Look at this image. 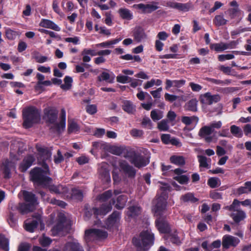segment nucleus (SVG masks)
Returning a JSON list of instances; mask_svg holds the SVG:
<instances>
[{
    "label": "nucleus",
    "instance_id": "6",
    "mask_svg": "<svg viewBox=\"0 0 251 251\" xmlns=\"http://www.w3.org/2000/svg\"><path fill=\"white\" fill-rule=\"evenodd\" d=\"M154 235L151 230H147L140 233L139 239L133 238V243L137 248H140L145 251L153 244Z\"/></svg>",
    "mask_w": 251,
    "mask_h": 251
},
{
    "label": "nucleus",
    "instance_id": "33",
    "mask_svg": "<svg viewBox=\"0 0 251 251\" xmlns=\"http://www.w3.org/2000/svg\"><path fill=\"white\" fill-rule=\"evenodd\" d=\"M125 149V148L123 146L111 145L108 144L107 152L116 155H120L124 152Z\"/></svg>",
    "mask_w": 251,
    "mask_h": 251
},
{
    "label": "nucleus",
    "instance_id": "48",
    "mask_svg": "<svg viewBox=\"0 0 251 251\" xmlns=\"http://www.w3.org/2000/svg\"><path fill=\"white\" fill-rule=\"evenodd\" d=\"M95 30L100 34L106 36H109L111 34L110 30L107 29L105 26H99L98 25L95 26Z\"/></svg>",
    "mask_w": 251,
    "mask_h": 251
},
{
    "label": "nucleus",
    "instance_id": "63",
    "mask_svg": "<svg viewBox=\"0 0 251 251\" xmlns=\"http://www.w3.org/2000/svg\"><path fill=\"white\" fill-rule=\"evenodd\" d=\"M190 5L187 3H178L176 9L182 11H187L189 10Z\"/></svg>",
    "mask_w": 251,
    "mask_h": 251
},
{
    "label": "nucleus",
    "instance_id": "54",
    "mask_svg": "<svg viewBox=\"0 0 251 251\" xmlns=\"http://www.w3.org/2000/svg\"><path fill=\"white\" fill-rule=\"evenodd\" d=\"M174 179L181 184L188 183L189 177L186 175H178L174 176Z\"/></svg>",
    "mask_w": 251,
    "mask_h": 251
},
{
    "label": "nucleus",
    "instance_id": "52",
    "mask_svg": "<svg viewBox=\"0 0 251 251\" xmlns=\"http://www.w3.org/2000/svg\"><path fill=\"white\" fill-rule=\"evenodd\" d=\"M33 57L35 59L37 62L39 63H43L48 60V58L47 56L41 55L37 52L33 53Z\"/></svg>",
    "mask_w": 251,
    "mask_h": 251
},
{
    "label": "nucleus",
    "instance_id": "57",
    "mask_svg": "<svg viewBox=\"0 0 251 251\" xmlns=\"http://www.w3.org/2000/svg\"><path fill=\"white\" fill-rule=\"evenodd\" d=\"M231 133L235 136L241 137L242 133L241 129L237 126L232 125L230 127Z\"/></svg>",
    "mask_w": 251,
    "mask_h": 251
},
{
    "label": "nucleus",
    "instance_id": "53",
    "mask_svg": "<svg viewBox=\"0 0 251 251\" xmlns=\"http://www.w3.org/2000/svg\"><path fill=\"white\" fill-rule=\"evenodd\" d=\"M187 108L188 110L192 111H196L197 110V101L196 99L190 100L187 103Z\"/></svg>",
    "mask_w": 251,
    "mask_h": 251
},
{
    "label": "nucleus",
    "instance_id": "32",
    "mask_svg": "<svg viewBox=\"0 0 251 251\" xmlns=\"http://www.w3.org/2000/svg\"><path fill=\"white\" fill-rule=\"evenodd\" d=\"M113 199H112V204L115 203V207L119 209H122L125 207L127 200V197L124 195L117 197L116 202L113 200Z\"/></svg>",
    "mask_w": 251,
    "mask_h": 251
},
{
    "label": "nucleus",
    "instance_id": "46",
    "mask_svg": "<svg viewBox=\"0 0 251 251\" xmlns=\"http://www.w3.org/2000/svg\"><path fill=\"white\" fill-rule=\"evenodd\" d=\"M83 195L81 191L77 188H74L72 190V197L78 201H81Z\"/></svg>",
    "mask_w": 251,
    "mask_h": 251
},
{
    "label": "nucleus",
    "instance_id": "23",
    "mask_svg": "<svg viewBox=\"0 0 251 251\" xmlns=\"http://www.w3.org/2000/svg\"><path fill=\"white\" fill-rule=\"evenodd\" d=\"M120 170L123 171L126 175L130 177L135 176L136 172L134 168L129 165L126 161H121L119 162Z\"/></svg>",
    "mask_w": 251,
    "mask_h": 251
},
{
    "label": "nucleus",
    "instance_id": "36",
    "mask_svg": "<svg viewBox=\"0 0 251 251\" xmlns=\"http://www.w3.org/2000/svg\"><path fill=\"white\" fill-rule=\"evenodd\" d=\"M170 162L177 166H183L185 163V160L183 156L179 155H174L171 156Z\"/></svg>",
    "mask_w": 251,
    "mask_h": 251
},
{
    "label": "nucleus",
    "instance_id": "20",
    "mask_svg": "<svg viewBox=\"0 0 251 251\" xmlns=\"http://www.w3.org/2000/svg\"><path fill=\"white\" fill-rule=\"evenodd\" d=\"M63 251H83L82 247L80 246L77 240L73 239L71 241L65 244L63 249Z\"/></svg>",
    "mask_w": 251,
    "mask_h": 251
},
{
    "label": "nucleus",
    "instance_id": "21",
    "mask_svg": "<svg viewBox=\"0 0 251 251\" xmlns=\"http://www.w3.org/2000/svg\"><path fill=\"white\" fill-rule=\"evenodd\" d=\"M240 204L244 206H249L251 209V200L246 199L244 201H240L237 199H234L231 205L225 206L224 209L233 210L234 208H237L240 207Z\"/></svg>",
    "mask_w": 251,
    "mask_h": 251
},
{
    "label": "nucleus",
    "instance_id": "38",
    "mask_svg": "<svg viewBox=\"0 0 251 251\" xmlns=\"http://www.w3.org/2000/svg\"><path fill=\"white\" fill-rule=\"evenodd\" d=\"M122 40V38H116L112 40L107 41L98 44L96 46L98 47L110 48L113 45L118 43Z\"/></svg>",
    "mask_w": 251,
    "mask_h": 251
},
{
    "label": "nucleus",
    "instance_id": "19",
    "mask_svg": "<svg viewBox=\"0 0 251 251\" xmlns=\"http://www.w3.org/2000/svg\"><path fill=\"white\" fill-rule=\"evenodd\" d=\"M234 42H231L229 43L220 42L218 43H214L210 45V48L216 52H222L228 49L233 48Z\"/></svg>",
    "mask_w": 251,
    "mask_h": 251
},
{
    "label": "nucleus",
    "instance_id": "56",
    "mask_svg": "<svg viewBox=\"0 0 251 251\" xmlns=\"http://www.w3.org/2000/svg\"><path fill=\"white\" fill-rule=\"evenodd\" d=\"M39 243L43 247H47L49 246L52 240L48 237L43 235L42 237L39 238Z\"/></svg>",
    "mask_w": 251,
    "mask_h": 251
},
{
    "label": "nucleus",
    "instance_id": "15",
    "mask_svg": "<svg viewBox=\"0 0 251 251\" xmlns=\"http://www.w3.org/2000/svg\"><path fill=\"white\" fill-rule=\"evenodd\" d=\"M239 243L240 240L238 238L230 235H225L222 239V245L226 249H228L230 247H236Z\"/></svg>",
    "mask_w": 251,
    "mask_h": 251
},
{
    "label": "nucleus",
    "instance_id": "45",
    "mask_svg": "<svg viewBox=\"0 0 251 251\" xmlns=\"http://www.w3.org/2000/svg\"><path fill=\"white\" fill-rule=\"evenodd\" d=\"M181 200L184 202H195L198 201V199L195 198L192 193H188L182 196Z\"/></svg>",
    "mask_w": 251,
    "mask_h": 251
},
{
    "label": "nucleus",
    "instance_id": "60",
    "mask_svg": "<svg viewBox=\"0 0 251 251\" xmlns=\"http://www.w3.org/2000/svg\"><path fill=\"white\" fill-rule=\"evenodd\" d=\"M234 55L233 54H220L218 55L219 61L223 62L226 60H231L234 58Z\"/></svg>",
    "mask_w": 251,
    "mask_h": 251
},
{
    "label": "nucleus",
    "instance_id": "64",
    "mask_svg": "<svg viewBox=\"0 0 251 251\" xmlns=\"http://www.w3.org/2000/svg\"><path fill=\"white\" fill-rule=\"evenodd\" d=\"M131 135L134 137H140L143 134V131L142 130L137 129H133L130 132Z\"/></svg>",
    "mask_w": 251,
    "mask_h": 251
},
{
    "label": "nucleus",
    "instance_id": "7",
    "mask_svg": "<svg viewBox=\"0 0 251 251\" xmlns=\"http://www.w3.org/2000/svg\"><path fill=\"white\" fill-rule=\"evenodd\" d=\"M112 192L111 190H108L105 191L102 194L100 195L98 199L101 201L104 202L101 207L98 209L97 208H94L93 211L95 216H104L112 209V203L109 202L108 203L106 202L112 197Z\"/></svg>",
    "mask_w": 251,
    "mask_h": 251
},
{
    "label": "nucleus",
    "instance_id": "34",
    "mask_svg": "<svg viewBox=\"0 0 251 251\" xmlns=\"http://www.w3.org/2000/svg\"><path fill=\"white\" fill-rule=\"evenodd\" d=\"M51 181L49 184L48 186H44V187L48 188L51 192L55 194H66L67 193V189L63 187L62 185H51Z\"/></svg>",
    "mask_w": 251,
    "mask_h": 251
},
{
    "label": "nucleus",
    "instance_id": "31",
    "mask_svg": "<svg viewBox=\"0 0 251 251\" xmlns=\"http://www.w3.org/2000/svg\"><path fill=\"white\" fill-rule=\"evenodd\" d=\"M92 146L93 149L91 151V152L92 154H94V150L100 151H107L108 144L100 141L93 142Z\"/></svg>",
    "mask_w": 251,
    "mask_h": 251
},
{
    "label": "nucleus",
    "instance_id": "59",
    "mask_svg": "<svg viewBox=\"0 0 251 251\" xmlns=\"http://www.w3.org/2000/svg\"><path fill=\"white\" fill-rule=\"evenodd\" d=\"M142 125L144 127L148 129H151L152 128V124L151 120L148 117H144L142 122Z\"/></svg>",
    "mask_w": 251,
    "mask_h": 251
},
{
    "label": "nucleus",
    "instance_id": "13",
    "mask_svg": "<svg viewBox=\"0 0 251 251\" xmlns=\"http://www.w3.org/2000/svg\"><path fill=\"white\" fill-rule=\"evenodd\" d=\"M98 171L100 177L104 182L109 183L110 182L109 165L107 163L102 162L100 163Z\"/></svg>",
    "mask_w": 251,
    "mask_h": 251
},
{
    "label": "nucleus",
    "instance_id": "5",
    "mask_svg": "<svg viewBox=\"0 0 251 251\" xmlns=\"http://www.w3.org/2000/svg\"><path fill=\"white\" fill-rule=\"evenodd\" d=\"M23 117L24 127L28 128L40 121V112L34 106L25 107L23 110Z\"/></svg>",
    "mask_w": 251,
    "mask_h": 251
},
{
    "label": "nucleus",
    "instance_id": "16",
    "mask_svg": "<svg viewBox=\"0 0 251 251\" xmlns=\"http://www.w3.org/2000/svg\"><path fill=\"white\" fill-rule=\"evenodd\" d=\"M233 210H228L231 213L229 214L236 224H239L241 221L246 218V214L245 211L239 208H234Z\"/></svg>",
    "mask_w": 251,
    "mask_h": 251
},
{
    "label": "nucleus",
    "instance_id": "14",
    "mask_svg": "<svg viewBox=\"0 0 251 251\" xmlns=\"http://www.w3.org/2000/svg\"><path fill=\"white\" fill-rule=\"evenodd\" d=\"M130 162L137 168H141L147 165L150 160L148 157L139 154H135L130 159Z\"/></svg>",
    "mask_w": 251,
    "mask_h": 251
},
{
    "label": "nucleus",
    "instance_id": "61",
    "mask_svg": "<svg viewBox=\"0 0 251 251\" xmlns=\"http://www.w3.org/2000/svg\"><path fill=\"white\" fill-rule=\"evenodd\" d=\"M129 79L131 80V78L122 75H119L117 76V81L118 82L121 83H126L127 82H129Z\"/></svg>",
    "mask_w": 251,
    "mask_h": 251
},
{
    "label": "nucleus",
    "instance_id": "51",
    "mask_svg": "<svg viewBox=\"0 0 251 251\" xmlns=\"http://www.w3.org/2000/svg\"><path fill=\"white\" fill-rule=\"evenodd\" d=\"M157 127L160 131H166L169 129V126L168 125V120H162L158 123Z\"/></svg>",
    "mask_w": 251,
    "mask_h": 251
},
{
    "label": "nucleus",
    "instance_id": "9",
    "mask_svg": "<svg viewBox=\"0 0 251 251\" xmlns=\"http://www.w3.org/2000/svg\"><path fill=\"white\" fill-rule=\"evenodd\" d=\"M10 157L12 160H5L0 167L5 177H9L11 171L15 168V161L18 159L13 152L10 153Z\"/></svg>",
    "mask_w": 251,
    "mask_h": 251
},
{
    "label": "nucleus",
    "instance_id": "4",
    "mask_svg": "<svg viewBox=\"0 0 251 251\" xmlns=\"http://www.w3.org/2000/svg\"><path fill=\"white\" fill-rule=\"evenodd\" d=\"M18 195L20 197L23 196L24 200L28 202V203H20L18 206L14 205L11 208L12 211L17 209L22 214H24L32 211L34 209L35 206L38 203L35 195L31 192L24 190L21 191Z\"/></svg>",
    "mask_w": 251,
    "mask_h": 251
},
{
    "label": "nucleus",
    "instance_id": "44",
    "mask_svg": "<svg viewBox=\"0 0 251 251\" xmlns=\"http://www.w3.org/2000/svg\"><path fill=\"white\" fill-rule=\"evenodd\" d=\"M64 84L61 85L60 87L64 90L70 89L72 86L73 79L69 76H66L64 79Z\"/></svg>",
    "mask_w": 251,
    "mask_h": 251
},
{
    "label": "nucleus",
    "instance_id": "29",
    "mask_svg": "<svg viewBox=\"0 0 251 251\" xmlns=\"http://www.w3.org/2000/svg\"><path fill=\"white\" fill-rule=\"evenodd\" d=\"M182 122L186 126H192L191 129H193L197 125L199 118L196 116H183L181 118Z\"/></svg>",
    "mask_w": 251,
    "mask_h": 251
},
{
    "label": "nucleus",
    "instance_id": "49",
    "mask_svg": "<svg viewBox=\"0 0 251 251\" xmlns=\"http://www.w3.org/2000/svg\"><path fill=\"white\" fill-rule=\"evenodd\" d=\"M141 212V208L138 206L130 207L127 212L128 215L130 217H134L138 215Z\"/></svg>",
    "mask_w": 251,
    "mask_h": 251
},
{
    "label": "nucleus",
    "instance_id": "62",
    "mask_svg": "<svg viewBox=\"0 0 251 251\" xmlns=\"http://www.w3.org/2000/svg\"><path fill=\"white\" fill-rule=\"evenodd\" d=\"M219 179L215 177H211L209 179L208 183L212 188H215L219 185Z\"/></svg>",
    "mask_w": 251,
    "mask_h": 251
},
{
    "label": "nucleus",
    "instance_id": "22",
    "mask_svg": "<svg viewBox=\"0 0 251 251\" xmlns=\"http://www.w3.org/2000/svg\"><path fill=\"white\" fill-rule=\"evenodd\" d=\"M41 216L40 215L38 214L35 220H33L32 221L27 220L25 222V229L29 232H33L34 229L37 227L38 224L41 223Z\"/></svg>",
    "mask_w": 251,
    "mask_h": 251
},
{
    "label": "nucleus",
    "instance_id": "8",
    "mask_svg": "<svg viewBox=\"0 0 251 251\" xmlns=\"http://www.w3.org/2000/svg\"><path fill=\"white\" fill-rule=\"evenodd\" d=\"M107 236V232L100 229L91 228L86 230L85 232V239L87 243L103 240Z\"/></svg>",
    "mask_w": 251,
    "mask_h": 251
},
{
    "label": "nucleus",
    "instance_id": "27",
    "mask_svg": "<svg viewBox=\"0 0 251 251\" xmlns=\"http://www.w3.org/2000/svg\"><path fill=\"white\" fill-rule=\"evenodd\" d=\"M133 36L134 39L137 42H140L147 38V35L144 29L141 27H137L135 29Z\"/></svg>",
    "mask_w": 251,
    "mask_h": 251
},
{
    "label": "nucleus",
    "instance_id": "1",
    "mask_svg": "<svg viewBox=\"0 0 251 251\" xmlns=\"http://www.w3.org/2000/svg\"><path fill=\"white\" fill-rule=\"evenodd\" d=\"M160 196H158L153 201L152 211L157 219L155 221L156 226L158 231L162 233H168L170 231V226L165 217H162L164 214L167 206L168 192L170 190V187L167 183L159 182V185Z\"/></svg>",
    "mask_w": 251,
    "mask_h": 251
},
{
    "label": "nucleus",
    "instance_id": "35",
    "mask_svg": "<svg viewBox=\"0 0 251 251\" xmlns=\"http://www.w3.org/2000/svg\"><path fill=\"white\" fill-rule=\"evenodd\" d=\"M118 13L123 19L130 20L133 18L132 13L126 8H120L118 10Z\"/></svg>",
    "mask_w": 251,
    "mask_h": 251
},
{
    "label": "nucleus",
    "instance_id": "12",
    "mask_svg": "<svg viewBox=\"0 0 251 251\" xmlns=\"http://www.w3.org/2000/svg\"><path fill=\"white\" fill-rule=\"evenodd\" d=\"M221 100V96L219 94L212 95L207 92L201 95L200 97L201 102L204 105H211Z\"/></svg>",
    "mask_w": 251,
    "mask_h": 251
},
{
    "label": "nucleus",
    "instance_id": "3",
    "mask_svg": "<svg viewBox=\"0 0 251 251\" xmlns=\"http://www.w3.org/2000/svg\"><path fill=\"white\" fill-rule=\"evenodd\" d=\"M66 217L62 212H56L51 213L47 221L48 225L54 224L51 229L53 236L63 235L67 232L68 228L66 226Z\"/></svg>",
    "mask_w": 251,
    "mask_h": 251
},
{
    "label": "nucleus",
    "instance_id": "28",
    "mask_svg": "<svg viewBox=\"0 0 251 251\" xmlns=\"http://www.w3.org/2000/svg\"><path fill=\"white\" fill-rule=\"evenodd\" d=\"M60 121L58 124H56V129L58 132L63 131L66 127V111L62 108L60 113Z\"/></svg>",
    "mask_w": 251,
    "mask_h": 251
},
{
    "label": "nucleus",
    "instance_id": "26",
    "mask_svg": "<svg viewBox=\"0 0 251 251\" xmlns=\"http://www.w3.org/2000/svg\"><path fill=\"white\" fill-rule=\"evenodd\" d=\"M39 25L43 27L50 28L55 31H59L61 30L60 27L52 21L48 19H42Z\"/></svg>",
    "mask_w": 251,
    "mask_h": 251
},
{
    "label": "nucleus",
    "instance_id": "41",
    "mask_svg": "<svg viewBox=\"0 0 251 251\" xmlns=\"http://www.w3.org/2000/svg\"><path fill=\"white\" fill-rule=\"evenodd\" d=\"M151 117L153 121H158L163 117V113L159 110L154 109L151 112Z\"/></svg>",
    "mask_w": 251,
    "mask_h": 251
},
{
    "label": "nucleus",
    "instance_id": "2",
    "mask_svg": "<svg viewBox=\"0 0 251 251\" xmlns=\"http://www.w3.org/2000/svg\"><path fill=\"white\" fill-rule=\"evenodd\" d=\"M36 149L38 152V160H42L43 163L44 170L42 168L35 167L30 172V177L31 180L36 186H47L52 181V179L48 175H49V169L48 166L45 163L48 160H50L51 152L46 147H43L40 145L36 146Z\"/></svg>",
    "mask_w": 251,
    "mask_h": 251
},
{
    "label": "nucleus",
    "instance_id": "18",
    "mask_svg": "<svg viewBox=\"0 0 251 251\" xmlns=\"http://www.w3.org/2000/svg\"><path fill=\"white\" fill-rule=\"evenodd\" d=\"M213 132L208 126L202 127L199 132V135L207 143L211 142L213 140V136L211 134Z\"/></svg>",
    "mask_w": 251,
    "mask_h": 251
},
{
    "label": "nucleus",
    "instance_id": "30",
    "mask_svg": "<svg viewBox=\"0 0 251 251\" xmlns=\"http://www.w3.org/2000/svg\"><path fill=\"white\" fill-rule=\"evenodd\" d=\"M82 61L84 63L89 62L91 60V57L96 56L95 50L89 49H84L81 53Z\"/></svg>",
    "mask_w": 251,
    "mask_h": 251
},
{
    "label": "nucleus",
    "instance_id": "43",
    "mask_svg": "<svg viewBox=\"0 0 251 251\" xmlns=\"http://www.w3.org/2000/svg\"><path fill=\"white\" fill-rule=\"evenodd\" d=\"M227 22L222 15H216L213 20V23L218 26L226 25Z\"/></svg>",
    "mask_w": 251,
    "mask_h": 251
},
{
    "label": "nucleus",
    "instance_id": "50",
    "mask_svg": "<svg viewBox=\"0 0 251 251\" xmlns=\"http://www.w3.org/2000/svg\"><path fill=\"white\" fill-rule=\"evenodd\" d=\"M0 247L5 251L9 250V241L3 235H0Z\"/></svg>",
    "mask_w": 251,
    "mask_h": 251
},
{
    "label": "nucleus",
    "instance_id": "47",
    "mask_svg": "<svg viewBox=\"0 0 251 251\" xmlns=\"http://www.w3.org/2000/svg\"><path fill=\"white\" fill-rule=\"evenodd\" d=\"M68 132L69 133H76L79 130L78 125L74 121L69 122Z\"/></svg>",
    "mask_w": 251,
    "mask_h": 251
},
{
    "label": "nucleus",
    "instance_id": "55",
    "mask_svg": "<svg viewBox=\"0 0 251 251\" xmlns=\"http://www.w3.org/2000/svg\"><path fill=\"white\" fill-rule=\"evenodd\" d=\"M17 218L15 214L13 212H10L7 219V221L10 226L12 227H15L17 226Z\"/></svg>",
    "mask_w": 251,
    "mask_h": 251
},
{
    "label": "nucleus",
    "instance_id": "25",
    "mask_svg": "<svg viewBox=\"0 0 251 251\" xmlns=\"http://www.w3.org/2000/svg\"><path fill=\"white\" fill-rule=\"evenodd\" d=\"M35 161L34 157L32 155L26 156L19 166V169L22 172H25Z\"/></svg>",
    "mask_w": 251,
    "mask_h": 251
},
{
    "label": "nucleus",
    "instance_id": "17",
    "mask_svg": "<svg viewBox=\"0 0 251 251\" xmlns=\"http://www.w3.org/2000/svg\"><path fill=\"white\" fill-rule=\"evenodd\" d=\"M120 213L119 212H114L107 220L106 225L108 228H117L119 224Z\"/></svg>",
    "mask_w": 251,
    "mask_h": 251
},
{
    "label": "nucleus",
    "instance_id": "24",
    "mask_svg": "<svg viewBox=\"0 0 251 251\" xmlns=\"http://www.w3.org/2000/svg\"><path fill=\"white\" fill-rule=\"evenodd\" d=\"M115 77L114 74L111 72H102L98 76V80L100 82L105 81L109 83H112Z\"/></svg>",
    "mask_w": 251,
    "mask_h": 251
},
{
    "label": "nucleus",
    "instance_id": "11",
    "mask_svg": "<svg viewBox=\"0 0 251 251\" xmlns=\"http://www.w3.org/2000/svg\"><path fill=\"white\" fill-rule=\"evenodd\" d=\"M44 119L48 123L54 125L56 128L57 123L56 120L58 115V110L53 107H49L45 108L44 110Z\"/></svg>",
    "mask_w": 251,
    "mask_h": 251
},
{
    "label": "nucleus",
    "instance_id": "40",
    "mask_svg": "<svg viewBox=\"0 0 251 251\" xmlns=\"http://www.w3.org/2000/svg\"><path fill=\"white\" fill-rule=\"evenodd\" d=\"M123 108L128 113H132L135 111V106L133 103L128 100L124 101Z\"/></svg>",
    "mask_w": 251,
    "mask_h": 251
},
{
    "label": "nucleus",
    "instance_id": "42",
    "mask_svg": "<svg viewBox=\"0 0 251 251\" xmlns=\"http://www.w3.org/2000/svg\"><path fill=\"white\" fill-rule=\"evenodd\" d=\"M162 81L160 79H151L144 84V88L145 89H148L154 85L160 86L162 84Z\"/></svg>",
    "mask_w": 251,
    "mask_h": 251
},
{
    "label": "nucleus",
    "instance_id": "10",
    "mask_svg": "<svg viewBox=\"0 0 251 251\" xmlns=\"http://www.w3.org/2000/svg\"><path fill=\"white\" fill-rule=\"evenodd\" d=\"M132 7L139 10V12L142 14L151 13L158 8L157 3L155 2H152L147 4H135L133 5Z\"/></svg>",
    "mask_w": 251,
    "mask_h": 251
},
{
    "label": "nucleus",
    "instance_id": "37",
    "mask_svg": "<svg viewBox=\"0 0 251 251\" xmlns=\"http://www.w3.org/2000/svg\"><path fill=\"white\" fill-rule=\"evenodd\" d=\"M238 195L248 194L251 192V181H247L245 183L244 186L238 188L236 191Z\"/></svg>",
    "mask_w": 251,
    "mask_h": 251
},
{
    "label": "nucleus",
    "instance_id": "39",
    "mask_svg": "<svg viewBox=\"0 0 251 251\" xmlns=\"http://www.w3.org/2000/svg\"><path fill=\"white\" fill-rule=\"evenodd\" d=\"M198 158L200 163V166L201 167L206 168H210V166L209 165V163L211 161V159L210 158L208 159L205 156L201 155H198Z\"/></svg>",
    "mask_w": 251,
    "mask_h": 251
},
{
    "label": "nucleus",
    "instance_id": "58",
    "mask_svg": "<svg viewBox=\"0 0 251 251\" xmlns=\"http://www.w3.org/2000/svg\"><path fill=\"white\" fill-rule=\"evenodd\" d=\"M248 31H251V27H239V28L232 31L231 32V35L232 36L234 35H237L238 34H240L241 33Z\"/></svg>",
    "mask_w": 251,
    "mask_h": 251
}]
</instances>
